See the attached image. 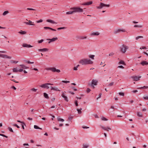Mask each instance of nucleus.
Here are the masks:
<instances>
[{"label":"nucleus","mask_w":148,"mask_h":148,"mask_svg":"<svg viewBox=\"0 0 148 148\" xmlns=\"http://www.w3.org/2000/svg\"><path fill=\"white\" fill-rule=\"evenodd\" d=\"M9 13V12L8 11H4L3 14V16H5L7 14H8Z\"/></svg>","instance_id":"c85d7f7f"},{"label":"nucleus","mask_w":148,"mask_h":148,"mask_svg":"<svg viewBox=\"0 0 148 148\" xmlns=\"http://www.w3.org/2000/svg\"><path fill=\"white\" fill-rule=\"evenodd\" d=\"M73 13H74V11H70L68 12H67L66 13L67 14H72Z\"/></svg>","instance_id":"cd10ccee"},{"label":"nucleus","mask_w":148,"mask_h":148,"mask_svg":"<svg viewBox=\"0 0 148 148\" xmlns=\"http://www.w3.org/2000/svg\"><path fill=\"white\" fill-rule=\"evenodd\" d=\"M141 76H132L131 77V78L133 79V81H137L140 80V78H141Z\"/></svg>","instance_id":"6e6552de"},{"label":"nucleus","mask_w":148,"mask_h":148,"mask_svg":"<svg viewBox=\"0 0 148 148\" xmlns=\"http://www.w3.org/2000/svg\"><path fill=\"white\" fill-rule=\"evenodd\" d=\"M148 88V86H144L143 87H140L138 88V89H143L144 88Z\"/></svg>","instance_id":"2f4dec72"},{"label":"nucleus","mask_w":148,"mask_h":148,"mask_svg":"<svg viewBox=\"0 0 148 148\" xmlns=\"http://www.w3.org/2000/svg\"><path fill=\"white\" fill-rule=\"evenodd\" d=\"M91 90L89 88H87L86 90V92L88 93L90 92Z\"/></svg>","instance_id":"8fccbe9b"},{"label":"nucleus","mask_w":148,"mask_h":148,"mask_svg":"<svg viewBox=\"0 0 148 148\" xmlns=\"http://www.w3.org/2000/svg\"><path fill=\"white\" fill-rule=\"evenodd\" d=\"M79 63L82 65H86L88 64H92L93 62L90 59L87 58H84L80 60Z\"/></svg>","instance_id":"f257e3e1"},{"label":"nucleus","mask_w":148,"mask_h":148,"mask_svg":"<svg viewBox=\"0 0 148 148\" xmlns=\"http://www.w3.org/2000/svg\"><path fill=\"white\" fill-rule=\"evenodd\" d=\"M95 56L94 55H89V57L92 59H94V57Z\"/></svg>","instance_id":"c756f323"},{"label":"nucleus","mask_w":148,"mask_h":148,"mask_svg":"<svg viewBox=\"0 0 148 148\" xmlns=\"http://www.w3.org/2000/svg\"><path fill=\"white\" fill-rule=\"evenodd\" d=\"M118 68H120L121 69H124V67L122 66H118L117 67Z\"/></svg>","instance_id":"052dcab7"},{"label":"nucleus","mask_w":148,"mask_h":148,"mask_svg":"<svg viewBox=\"0 0 148 148\" xmlns=\"http://www.w3.org/2000/svg\"><path fill=\"white\" fill-rule=\"evenodd\" d=\"M8 128L10 132H14L13 131V130H12V129L10 127H8Z\"/></svg>","instance_id":"c03bdc74"},{"label":"nucleus","mask_w":148,"mask_h":148,"mask_svg":"<svg viewBox=\"0 0 148 148\" xmlns=\"http://www.w3.org/2000/svg\"><path fill=\"white\" fill-rule=\"evenodd\" d=\"M48 84H48V83H46L43 84L41 85L40 86L41 87L47 89H49V87L48 86Z\"/></svg>","instance_id":"1a4fd4ad"},{"label":"nucleus","mask_w":148,"mask_h":148,"mask_svg":"<svg viewBox=\"0 0 148 148\" xmlns=\"http://www.w3.org/2000/svg\"><path fill=\"white\" fill-rule=\"evenodd\" d=\"M71 10H74V12H83V10L79 7H73L71 8Z\"/></svg>","instance_id":"39448f33"},{"label":"nucleus","mask_w":148,"mask_h":148,"mask_svg":"<svg viewBox=\"0 0 148 148\" xmlns=\"http://www.w3.org/2000/svg\"><path fill=\"white\" fill-rule=\"evenodd\" d=\"M29 22H24V23L26 25H34V24H32V22L30 20L28 21Z\"/></svg>","instance_id":"dca6fc26"},{"label":"nucleus","mask_w":148,"mask_h":148,"mask_svg":"<svg viewBox=\"0 0 148 148\" xmlns=\"http://www.w3.org/2000/svg\"><path fill=\"white\" fill-rule=\"evenodd\" d=\"M92 3V1H89L85 3H83L82 4L83 5H88L91 4Z\"/></svg>","instance_id":"aec40b11"},{"label":"nucleus","mask_w":148,"mask_h":148,"mask_svg":"<svg viewBox=\"0 0 148 148\" xmlns=\"http://www.w3.org/2000/svg\"><path fill=\"white\" fill-rule=\"evenodd\" d=\"M23 71V69H21L18 70V71L21 72H22Z\"/></svg>","instance_id":"338daca9"},{"label":"nucleus","mask_w":148,"mask_h":148,"mask_svg":"<svg viewBox=\"0 0 148 148\" xmlns=\"http://www.w3.org/2000/svg\"><path fill=\"white\" fill-rule=\"evenodd\" d=\"M143 99L145 100H148V96L145 97H144Z\"/></svg>","instance_id":"bf43d9fd"},{"label":"nucleus","mask_w":148,"mask_h":148,"mask_svg":"<svg viewBox=\"0 0 148 148\" xmlns=\"http://www.w3.org/2000/svg\"><path fill=\"white\" fill-rule=\"evenodd\" d=\"M119 94L120 95L124 96V93L122 92H120Z\"/></svg>","instance_id":"79ce46f5"},{"label":"nucleus","mask_w":148,"mask_h":148,"mask_svg":"<svg viewBox=\"0 0 148 148\" xmlns=\"http://www.w3.org/2000/svg\"><path fill=\"white\" fill-rule=\"evenodd\" d=\"M44 41V40L41 39L40 40H38V42L39 43H41L42 42Z\"/></svg>","instance_id":"09e8293b"},{"label":"nucleus","mask_w":148,"mask_h":148,"mask_svg":"<svg viewBox=\"0 0 148 148\" xmlns=\"http://www.w3.org/2000/svg\"><path fill=\"white\" fill-rule=\"evenodd\" d=\"M137 115L139 117H142L143 116V114L142 113L140 112H138L137 113Z\"/></svg>","instance_id":"5701e85b"},{"label":"nucleus","mask_w":148,"mask_h":148,"mask_svg":"<svg viewBox=\"0 0 148 148\" xmlns=\"http://www.w3.org/2000/svg\"><path fill=\"white\" fill-rule=\"evenodd\" d=\"M45 69L47 71H51L53 72H56L58 73H59L60 72V71L59 69H56V68L54 67H47L45 68Z\"/></svg>","instance_id":"f03ea898"},{"label":"nucleus","mask_w":148,"mask_h":148,"mask_svg":"<svg viewBox=\"0 0 148 148\" xmlns=\"http://www.w3.org/2000/svg\"><path fill=\"white\" fill-rule=\"evenodd\" d=\"M79 66V65H77L75 67L73 68V70L76 71L77 70V68Z\"/></svg>","instance_id":"e433bc0d"},{"label":"nucleus","mask_w":148,"mask_h":148,"mask_svg":"<svg viewBox=\"0 0 148 148\" xmlns=\"http://www.w3.org/2000/svg\"><path fill=\"white\" fill-rule=\"evenodd\" d=\"M134 27H139V28H141L143 27V26L141 25H135L134 26Z\"/></svg>","instance_id":"7c9ffc66"},{"label":"nucleus","mask_w":148,"mask_h":148,"mask_svg":"<svg viewBox=\"0 0 148 148\" xmlns=\"http://www.w3.org/2000/svg\"><path fill=\"white\" fill-rule=\"evenodd\" d=\"M140 64H141L143 66H144L145 65H148V62L146 61H143L140 63Z\"/></svg>","instance_id":"f3484780"},{"label":"nucleus","mask_w":148,"mask_h":148,"mask_svg":"<svg viewBox=\"0 0 148 148\" xmlns=\"http://www.w3.org/2000/svg\"><path fill=\"white\" fill-rule=\"evenodd\" d=\"M114 83L113 82H112L110 83L108 85L109 86H112L113 85Z\"/></svg>","instance_id":"de8ad7c7"},{"label":"nucleus","mask_w":148,"mask_h":148,"mask_svg":"<svg viewBox=\"0 0 148 148\" xmlns=\"http://www.w3.org/2000/svg\"><path fill=\"white\" fill-rule=\"evenodd\" d=\"M62 97L64 98V100L66 101H68V100L67 97L64 94V92H62Z\"/></svg>","instance_id":"4468645a"},{"label":"nucleus","mask_w":148,"mask_h":148,"mask_svg":"<svg viewBox=\"0 0 148 148\" xmlns=\"http://www.w3.org/2000/svg\"><path fill=\"white\" fill-rule=\"evenodd\" d=\"M17 122H18L21 123L22 124H24L25 125V123L21 121H19V120H17Z\"/></svg>","instance_id":"3c124183"},{"label":"nucleus","mask_w":148,"mask_h":148,"mask_svg":"<svg viewBox=\"0 0 148 148\" xmlns=\"http://www.w3.org/2000/svg\"><path fill=\"white\" fill-rule=\"evenodd\" d=\"M2 58H8L10 59H11L12 57L8 56L7 55L2 54Z\"/></svg>","instance_id":"a211bd4d"},{"label":"nucleus","mask_w":148,"mask_h":148,"mask_svg":"<svg viewBox=\"0 0 148 148\" xmlns=\"http://www.w3.org/2000/svg\"><path fill=\"white\" fill-rule=\"evenodd\" d=\"M38 51H39L46 52L48 51V49L47 48H44L42 49H38Z\"/></svg>","instance_id":"f8f14e48"},{"label":"nucleus","mask_w":148,"mask_h":148,"mask_svg":"<svg viewBox=\"0 0 148 148\" xmlns=\"http://www.w3.org/2000/svg\"><path fill=\"white\" fill-rule=\"evenodd\" d=\"M75 104L76 106H78V104L77 103V100H75Z\"/></svg>","instance_id":"5fc2aeb1"},{"label":"nucleus","mask_w":148,"mask_h":148,"mask_svg":"<svg viewBox=\"0 0 148 148\" xmlns=\"http://www.w3.org/2000/svg\"><path fill=\"white\" fill-rule=\"evenodd\" d=\"M101 119V120L102 121H106L108 120L107 119L104 117H102Z\"/></svg>","instance_id":"58836bf2"},{"label":"nucleus","mask_w":148,"mask_h":148,"mask_svg":"<svg viewBox=\"0 0 148 148\" xmlns=\"http://www.w3.org/2000/svg\"><path fill=\"white\" fill-rule=\"evenodd\" d=\"M26 62L28 64H33L34 63L33 62H31L29 61H26Z\"/></svg>","instance_id":"13d9d810"},{"label":"nucleus","mask_w":148,"mask_h":148,"mask_svg":"<svg viewBox=\"0 0 148 148\" xmlns=\"http://www.w3.org/2000/svg\"><path fill=\"white\" fill-rule=\"evenodd\" d=\"M51 89V90H53L56 91H60V90H59L58 88L56 87H53L51 86L50 87Z\"/></svg>","instance_id":"6ab92c4d"},{"label":"nucleus","mask_w":148,"mask_h":148,"mask_svg":"<svg viewBox=\"0 0 148 148\" xmlns=\"http://www.w3.org/2000/svg\"><path fill=\"white\" fill-rule=\"evenodd\" d=\"M18 33L21 34H26L27 33L26 32L23 31L22 30H21V31H20V32H18Z\"/></svg>","instance_id":"a878e982"},{"label":"nucleus","mask_w":148,"mask_h":148,"mask_svg":"<svg viewBox=\"0 0 148 148\" xmlns=\"http://www.w3.org/2000/svg\"><path fill=\"white\" fill-rule=\"evenodd\" d=\"M125 32L126 30L125 29H120L115 30L114 32V33L115 34H116L118 33H120L121 32Z\"/></svg>","instance_id":"0eeeda50"},{"label":"nucleus","mask_w":148,"mask_h":148,"mask_svg":"<svg viewBox=\"0 0 148 148\" xmlns=\"http://www.w3.org/2000/svg\"><path fill=\"white\" fill-rule=\"evenodd\" d=\"M110 5L109 4L106 5V4H104L103 3H100L99 6L97 7V9H100L104 7H108Z\"/></svg>","instance_id":"423d86ee"},{"label":"nucleus","mask_w":148,"mask_h":148,"mask_svg":"<svg viewBox=\"0 0 148 148\" xmlns=\"http://www.w3.org/2000/svg\"><path fill=\"white\" fill-rule=\"evenodd\" d=\"M13 125L14 126H16L17 127V128H20V127L18 126L17 124H15Z\"/></svg>","instance_id":"6e6d98bb"},{"label":"nucleus","mask_w":148,"mask_h":148,"mask_svg":"<svg viewBox=\"0 0 148 148\" xmlns=\"http://www.w3.org/2000/svg\"><path fill=\"white\" fill-rule=\"evenodd\" d=\"M12 70L14 72H17L18 71V70L16 68H14Z\"/></svg>","instance_id":"473e14b6"},{"label":"nucleus","mask_w":148,"mask_h":148,"mask_svg":"<svg viewBox=\"0 0 148 148\" xmlns=\"http://www.w3.org/2000/svg\"><path fill=\"white\" fill-rule=\"evenodd\" d=\"M34 128L35 129H39L40 130L42 129L41 128L39 127L36 125H34Z\"/></svg>","instance_id":"c9c22d12"},{"label":"nucleus","mask_w":148,"mask_h":148,"mask_svg":"<svg viewBox=\"0 0 148 148\" xmlns=\"http://www.w3.org/2000/svg\"><path fill=\"white\" fill-rule=\"evenodd\" d=\"M146 49V47H144V46H143V47H140V49Z\"/></svg>","instance_id":"e2e57ef3"},{"label":"nucleus","mask_w":148,"mask_h":148,"mask_svg":"<svg viewBox=\"0 0 148 148\" xmlns=\"http://www.w3.org/2000/svg\"><path fill=\"white\" fill-rule=\"evenodd\" d=\"M44 28L45 29H50V30H51L52 31H56V29H53L51 28V27H44Z\"/></svg>","instance_id":"412c9836"},{"label":"nucleus","mask_w":148,"mask_h":148,"mask_svg":"<svg viewBox=\"0 0 148 148\" xmlns=\"http://www.w3.org/2000/svg\"><path fill=\"white\" fill-rule=\"evenodd\" d=\"M101 95H102V94L101 93H100L99 95V97H98L97 98V100H98V99L99 98H100L101 97Z\"/></svg>","instance_id":"0e129e2a"},{"label":"nucleus","mask_w":148,"mask_h":148,"mask_svg":"<svg viewBox=\"0 0 148 148\" xmlns=\"http://www.w3.org/2000/svg\"><path fill=\"white\" fill-rule=\"evenodd\" d=\"M88 147V145L84 144L83 145V148H87Z\"/></svg>","instance_id":"4c0bfd02"},{"label":"nucleus","mask_w":148,"mask_h":148,"mask_svg":"<svg viewBox=\"0 0 148 148\" xmlns=\"http://www.w3.org/2000/svg\"><path fill=\"white\" fill-rule=\"evenodd\" d=\"M86 36H80L79 37V39H86Z\"/></svg>","instance_id":"37998d69"},{"label":"nucleus","mask_w":148,"mask_h":148,"mask_svg":"<svg viewBox=\"0 0 148 148\" xmlns=\"http://www.w3.org/2000/svg\"><path fill=\"white\" fill-rule=\"evenodd\" d=\"M22 46L23 47L27 48L32 47H33V46H31L30 45H28L25 43H23L22 45Z\"/></svg>","instance_id":"ddd939ff"},{"label":"nucleus","mask_w":148,"mask_h":148,"mask_svg":"<svg viewBox=\"0 0 148 148\" xmlns=\"http://www.w3.org/2000/svg\"><path fill=\"white\" fill-rule=\"evenodd\" d=\"M62 82L66 83H68L70 82L69 81H65V80H63L62 81Z\"/></svg>","instance_id":"603ef678"},{"label":"nucleus","mask_w":148,"mask_h":148,"mask_svg":"<svg viewBox=\"0 0 148 148\" xmlns=\"http://www.w3.org/2000/svg\"><path fill=\"white\" fill-rule=\"evenodd\" d=\"M0 53H6V52L5 51H0Z\"/></svg>","instance_id":"69168bd1"},{"label":"nucleus","mask_w":148,"mask_h":148,"mask_svg":"<svg viewBox=\"0 0 148 148\" xmlns=\"http://www.w3.org/2000/svg\"><path fill=\"white\" fill-rule=\"evenodd\" d=\"M114 55V53L113 52H112L109 54V56H112Z\"/></svg>","instance_id":"4d7b16f0"},{"label":"nucleus","mask_w":148,"mask_h":148,"mask_svg":"<svg viewBox=\"0 0 148 148\" xmlns=\"http://www.w3.org/2000/svg\"><path fill=\"white\" fill-rule=\"evenodd\" d=\"M66 28L64 27L58 28H57V30H59L61 29H66Z\"/></svg>","instance_id":"a18cd8bd"},{"label":"nucleus","mask_w":148,"mask_h":148,"mask_svg":"<svg viewBox=\"0 0 148 148\" xmlns=\"http://www.w3.org/2000/svg\"><path fill=\"white\" fill-rule=\"evenodd\" d=\"M100 126L101 127V128L104 130H106L107 131H109L108 130H111V129L109 127H105L103 126L100 125Z\"/></svg>","instance_id":"9b49d317"},{"label":"nucleus","mask_w":148,"mask_h":148,"mask_svg":"<svg viewBox=\"0 0 148 148\" xmlns=\"http://www.w3.org/2000/svg\"><path fill=\"white\" fill-rule=\"evenodd\" d=\"M100 34L98 32H94L92 33L90 35L92 36H98Z\"/></svg>","instance_id":"2eb2a0df"},{"label":"nucleus","mask_w":148,"mask_h":148,"mask_svg":"<svg viewBox=\"0 0 148 148\" xmlns=\"http://www.w3.org/2000/svg\"><path fill=\"white\" fill-rule=\"evenodd\" d=\"M44 96L45 98L47 99H49V97L48 96V95L46 93L44 92L43 93Z\"/></svg>","instance_id":"b1692460"},{"label":"nucleus","mask_w":148,"mask_h":148,"mask_svg":"<svg viewBox=\"0 0 148 148\" xmlns=\"http://www.w3.org/2000/svg\"><path fill=\"white\" fill-rule=\"evenodd\" d=\"M128 49V47L124 45H123L120 48V51L123 53H125L127 50Z\"/></svg>","instance_id":"7ed1b4c3"},{"label":"nucleus","mask_w":148,"mask_h":148,"mask_svg":"<svg viewBox=\"0 0 148 148\" xmlns=\"http://www.w3.org/2000/svg\"><path fill=\"white\" fill-rule=\"evenodd\" d=\"M97 81L93 79L91 83H89L88 84V86H91L93 89H94L95 88L94 85H97Z\"/></svg>","instance_id":"20e7f679"},{"label":"nucleus","mask_w":148,"mask_h":148,"mask_svg":"<svg viewBox=\"0 0 148 148\" xmlns=\"http://www.w3.org/2000/svg\"><path fill=\"white\" fill-rule=\"evenodd\" d=\"M11 88L14 89V90H15L16 89V87L14 86H12Z\"/></svg>","instance_id":"774afa93"},{"label":"nucleus","mask_w":148,"mask_h":148,"mask_svg":"<svg viewBox=\"0 0 148 148\" xmlns=\"http://www.w3.org/2000/svg\"><path fill=\"white\" fill-rule=\"evenodd\" d=\"M57 119L58 121L63 122L64 121V119H61L60 116H58V117Z\"/></svg>","instance_id":"393cba45"},{"label":"nucleus","mask_w":148,"mask_h":148,"mask_svg":"<svg viewBox=\"0 0 148 148\" xmlns=\"http://www.w3.org/2000/svg\"><path fill=\"white\" fill-rule=\"evenodd\" d=\"M47 21L49 22L50 23H51L53 24H54V23H55L54 21H53L50 20V19H48L47 20Z\"/></svg>","instance_id":"4be33fe9"},{"label":"nucleus","mask_w":148,"mask_h":148,"mask_svg":"<svg viewBox=\"0 0 148 148\" xmlns=\"http://www.w3.org/2000/svg\"><path fill=\"white\" fill-rule=\"evenodd\" d=\"M143 38V36H138L136 38V40H138L139 38Z\"/></svg>","instance_id":"ea45409f"},{"label":"nucleus","mask_w":148,"mask_h":148,"mask_svg":"<svg viewBox=\"0 0 148 148\" xmlns=\"http://www.w3.org/2000/svg\"><path fill=\"white\" fill-rule=\"evenodd\" d=\"M37 90V89H35L34 88H33L31 89V90H32L34 92H36Z\"/></svg>","instance_id":"49530a36"},{"label":"nucleus","mask_w":148,"mask_h":148,"mask_svg":"<svg viewBox=\"0 0 148 148\" xmlns=\"http://www.w3.org/2000/svg\"><path fill=\"white\" fill-rule=\"evenodd\" d=\"M82 108H81L80 109H77V110L78 112V113L79 114H81L82 113V111L81 110H82Z\"/></svg>","instance_id":"f704fd0d"},{"label":"nucleus","mask_w":148,"mask_h":148,"mask_svg":"<svg viewBox=\"0 0 148 148\" xmlns=\"http://www.w3.org/2000/svg\"><path fill=\"white\" fill-rule=\"evenodd\" d=\"M58 39V38L57 37H56L55 38H53L52 39H47V40H50V41L48 42V43H50L51 42L57 40Z\"/></svg>","instance_id":"9d476101"},{"label":"nucleus","mask_w":148,"mask_h":148,"mask_svg":"<svg viewBox=\"0 0 148 148\" xmlns=\"http://www.w3.org/2000/svg\"><path fill=\"white\" fill-rule=\"evenodd\" d=\"M19 66H21V67L23 69H27L28 68V67H27V66H25L24 65H22V64L20 65Z\"/></svg>","instance_id":"bb28decb"},{"label":"nucleus","mask_w":148,"mask_h":148,"mask_svg":"<svg viewBox=\"0 0 148 148\" xmlns=\"http://www.w3.org/2000/svg\"><path fill=\"white\" fill-rule=\"evenodd\" d=\"M119 64H124V65H125V64L124 62V61H123V60H121L120 61Z\"/></svg>","instance_id":"72a5a7b5"},{"label":"nucleus","mask_w":148,"mask_h":148,"mask_svg":"<svg viewBox=\"0 0 148 148\" xmlns=\"http://www.w3.org/2000/svg\"><path fill=\"white\" fill-rule=\"evenodd\" d=\"M27 10H35V9H33L32 8H27Z\"/></svg>","instance_id":"680f3d73"},{"label":"nucleus","mask_w":148,"mask_h":148,"mask_svg":"<svg viewBox=\"0 0 148 148\" xmlns=\"http://www.w3.org/2000/svg\"><path fill=\"white\" fill-rule=\"evenodd\" d=\"M11 62L12 63H14L16 64L18 62V61L12 60L11 61Z\"/></svg>","instance_id":"a19ab883"},{"label":"nucleus","mask_w":148,"mask_h":148,"mask_svg":"<svg viewBox=\"0 0 148 148\" xmlns=\"http://www.w3.org/2000/svg\"><path fill=\"white\" fill-rule=\"evenodd\" d=\"M42 21H43V20L42 19H41L40 20L37 21H36V22L37 23H39L42 22Z\"/></svg>","instance_id":"864d4df0"}]
</instances>
